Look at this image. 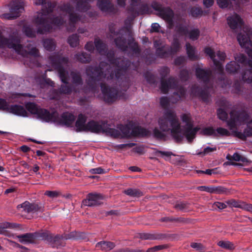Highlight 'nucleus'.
Wrapping results in <instances>:
<instances>
[{"label":"nucleus","instance_id":"obj_1","mask_svg":"<svg viewBox=\"0 0 252 252\" xmlns=\"http://www.w3.org/2000/svg\"><path fill=\"white\" fill-rule=\"evenodd\" d=\"M34 4L42 5V12H37L33 19V26L37 29L36 32L43 34L52 29L60 28L69 17V26L67 30L72 32L76 29L75 24L81 18L74 13V8L70 2L61 4L55 10L56 4L49 0H34Z\"/></svg>","mask_w":252,"mask_h":252},{"label":"nucleus","instance_id":"obj_2","mask_svg":"<svg viewBox=\"0 0 252 252\" xmlns=\"http://www.w3.org/2000/svg\"><path fill=\"white\" fill-rule=\"evenodd\" d=\"M180 119L183 124L182 126L176 112L167 110L158 118V124L162 131L170 132L176 142H181L185 136L188 142L191 143L200 127L193 126V121L190 113L182 114Z\"/></svg>","mask_w":252,"mask_h":252},{"label":"nucleus","instance_id":"obj_3","mask_svg":"<svg viewBox=\"0 0 252 252\" xmlns=\"http://www.w3.org/2000/svg\"><path fill=\"white\" fill-rule=\"evenodd\" d=\"M113 56V53H107L106 57L109 63L101 62L99 68H94L92 67L88 68L86 73L89 76V79L95 81H99L102 78H107V80L113 79V71H115V77L119 78L126 69L124 66L125 62L121 59H114Z\"/></svg>","mask_w":252,"mask_h":252},{"label":"nucleus","instance_id":"obj_4","mask_svg":"<svg viewBox=\"0 0 252 252\" xmlns=\"http://www.w3.org/2000/svg\"><path fill=\"white\" fill-rule=\"evenodd\" d=\"M227 24L229 27L236 30L239 29H242V32L239 33L237 36V40L240 46L244 48H246L248 53L250 56L251 55V52L248 50L252 47V30L247 26H245L243 22L241 17L236 14L228 17L227 19Z\"/></svg>","mask_w":252,"mask_h":252},{"label":"nucleus","instance_id":"obj_5","mask_svg":"<svg viewBox=\"0 0 252 252\" xmlns=\"http://www.w3.org/2000/svg\"><path fill=\"white\" fill-rule=\"evenodd\" d=\"M246 49V52L248 50ZM251 52V55L249 56L251 59L248 62L246 60V57L243 54H240L237 56L235 57V62L231 61L227 63L226 65V70L229 73H235L237 72L240 68L246 69L249 68V69L245 72L242 75V79L244 81L248 83L252 82V47L250 46L248 49Z\"/></svg>","mask_w":252,"mask_h":252},{"label":"nucleus","instance_id":"obj_6","mask_svg":"<svg viewBox=\"0 0 252 252\" xmlns=\"http://www.w3.org/2000/svg\"><path fill=\"white\" fill-rule=\"evenodd\" d=\"M175 89L176 92L174 93L173 97L169 100L167 97H162L160 103L162 107L167 108L170 105V103H176L182 98L184 97L186 91L181 86L177 85L176 81L174 78L169 79L167 82H165L162 78L161 81L160 89L163 94H166L171 89Z\"/></svg>","mask_w":252,"mask_h":252},{"label":"nucleus","instance_id":"obj_7","mask_svg":"<svg viewBox=\"0 0 252 252\" xmlns=\"http://www.w3.org/2000/svg\"><path fill=\"white\" fill-rule=\"evenodd\" d=\"M49 61L52 65L58 70L62 81L65 84L64 85H62L60 89V93L62 94L69 93L71 89L66 85L68 73L64 68L68 63L67 59L61 57L60 55L56 54L50 57Z\"/></svg>","mask_w":252,"mask_h":252},{"label":"nucleus","instance_id":"obj_8","mask_svg":"<svg viewBox=\"0 0 252 252\" xmlns=\"http://www.w3.org/2000/svg\"><path fill=\"white\" fill-rule=\"evenodd\" d=\"M19 43L20 41L18 38L11 37L7 39L3 38L0 34V46H7L9 48L13 49L18 54L24 57L31 55L36 57L39 56L38 50L35 47L32 46L31 44L26 46L27 50H26L23 49V47Z\"/></svg>","mask_w":252,"mask_h":252},{"label":"nucleus","instance_id":"obj_9","mask_svg":"<svg viewBox=\"0 0 252 252\" xmlns=\"http://www.w3.org/2000/svg\"><path fill=\"white\" fill-rule=\"evenodd\" d=\"M26 109L31 113L35 115L36 117L46 122L57 121V113L50 114L45 109H41L34 103L29 102L26 105Z\"/></svg>","mask_w":252,"mask_h":252},{"label":"nucleus","instance_id":"obj_10","mask_svg":"<svg viewBox=\"0 0 252 252\" xmlns=\"http://www.w3.org/2000/svg\"><path fill=\"white\" fill-rule=\"evenodd\" d=\"M154 46L157 48L156 54L161 58L173 54L178 51L180 48V44L177 39L174 40L170 48L163 45L159 40H156L154 42Z\"/></svg>","mask_w":252,"mask_h":252},{"label":"nucleus","instance_id":"obj_11","mask_svg":"<svg viewBox=\"0 0 252 252\" xmlns=\"http://www.w3.org/2000/svg\"><path fill=\"white\" fill-rule=\"evenodd\" d=\"M110 32H111L110 36L112 38H114L116 45L122 50L126 51L128 47H133L134 48L137 47V44L134 42V40L132 37L129 39L128 42H127L124 39H122L123 38L122 30L119 32H116L112 28H110Z\"/></svg>","mask_w":252,"mask_h":252},{"label":"nucleus","instance_id":"obj_12","mask_svg":"<svg viewBox=\"0 0 252 252\" xmlns=\"http://www.w3.org/2000/svg\"><path fill=\"white\" fill-rule=\"evenodd\" d=\"M86 131H90L93 132H106L114 137H118L120 135V133L119 130L105 126V124L95 122L94 121H91L87 124V127Z\"/></svg>","mask_w":252,"mask_h":252},{"label":"nucleus","instance_id":"obj_13","mask_svg":"<svg viewBox=\"0 0 252 252\" xmlns=\"http://www.w3.org/2000/svg\"><path fill=\"white\" fill-rule=\"evenodd\" d=\"M24 10V4L23 0H15L10 3L9 13L1 15L3 19L12 20L17 18Z\"/></svg>","mask_w":252,"mask_h":252},{"label":"nucleus","instance_id":"obj_14","mask_svg":"<svg viewBox=\"0 0 252 252\" xmlns=\"http://www.w3.org/2000/svg\"><path fill=\"white\" fill-rule=\"evenodd\" d=\"M204 51L205 53L213 60L218 71L221 73L223 71V66L221 62H223L225 60L226 58L225 54L220 51L215 54L210 47L205 48Z\"/></svg>","mask_w":252,"mask_h":252},{"label":"nucleus","instance_id":"obj_15","mask_svg":"<svg viewBox=\"0 0 252 252\" xmlns=\"http://www.w3.org/2000/svg\"><path fill=\"white\" fill-rule=\"evenodd\" d=\"M104 100L107 103H112L117 99H125V93L119 92L114 88L108 89L104 85L101 86Z\"/></svg>","mask_w":252,"mask_h":252},{"label":"nucleus","instance_id":"obj_16","mask_svg":"<svg viewBox=\"0 0 252 252\" xmlns=\"http://www.w3.org/2000/svg\"><path fill=\"white\" fill-rule=\"evenodd\" d=\"M0 110H6L8 112L19 116L27 117L28 116L27 112L23 106L18 105L9 106L6 100L2 98H0Z\"/></svg>","mask_w":252,"mask_h":252},{"label":"nucleus","instance_id":"obj_17","mask_svg":"<svg viewBox=\"0 0 252 252\" xmlns=\"http://www.w3.org/2000/svg\"><path fill=\"white\" fill-rule=\"evenodd\" d=\"M248 118V115L245 112L233 111L230 113V119L227 122V125L230 129H233L236 125L246 122Z\"/></svg>","mask_w":252,"mask_h":252},{"label":"nucleus","instance_id":"obj_18","mask_svg":"<svg viewBox=\"0 0 252 252\" xmlns=\"http://www.w3.org/2000/svg\"><path fill=\"white\" fill-rule=\"evenodd\" d=\"M130 5L131 8L129 9L128 13L131 15V17L128 18L126 21V24L128 23L130 24L135 16L144 13L143 11L139 9L141 6V0H130Z\"/></svg>","mask_w":252,"mask_h":252},{"label":"nucleus","instance_id":"obj_19","mask_svg":"<svg viewBox=\"0 0 252 252\" xmlns=\"http://www.w3.org/2000/svg\"><path fill=\"white\" fill-rule=\"evenodd\" d=\"M153 7L158 11V14L164 20L167 21L170 25L173 24L174 14L172 10L169 8H162L160 5H153Z\"/></svg>","mask_w":252,"mask_h":252},{"label":"nucleus","instance_id":"obj_20","mask_svg":"<svg viewBox=\"0 0 252 252\" xmlns=\"http://www.w3.org/2000/svg\"><path fill=\"white\" fill-rule=\"evenodd\" d=\"M177 31L183 35H188L189 38L191 40H195L198 39L200 35V31L198 29L193 28L189 32L186 26L183 25H180L177 27Z\"/></svg>","mask_w":252,"mask_h":252},{"label":"nucleus","instance_id":"obj_21","mask_svg":"<svg viewBox=\"0 0 252 252\" xmlns=\"http://www.w3.org/2000/svg\"><path fill=\"white\" fill-rule=\"evenodd\" d=\"M102 199V196L99 194L90 193L87 199L83 201V203L85 206H94L100 204Z\"/></svg>","mask_w":252,"mask_h":252},{"label":"nucleus","instance_id":"obj_22","mask_svg":"<svg viewBox=\"0 0 252 252\" xmlns=\"http://www.w3.org/2000/svg\"><path fill=\"white\" fill-rule=\"evenodd\" d=\"M17 208L19 211L24 213H34L39 210L37 204L30 203L28 201L18 205Z\"/></svg>","mask_w":252,"mask_h":252},{"label":"nucleus","instance_id":"obj_23","mask_svg":"<svg viewBox=\"0 0 252 252\" xmlns=\"http://www.w3.org/2000/svg\"><path fill=\"white\" fill-rule=\"evenodd\" d=\"M15 238L18 239L19 241L23 244L33 243L35 241V236L32 233H26L23 235H16Z\"/></svg>","mask_w":252,"mask_h":252},{"label":"nucleus","instance_id":"obj_24","mask_svg":"<svg viewBox=\"0 0 252 252\" xmlns=\"http://www.w3.org/2000/svg\"><path fill=\"white\" fill-rule=\"evenodd\" d=\"M190 94L193 96H198L204 101H207L209 100V94L206 91L200 92L197 87L193 86L191 89Z\"/></svg>","mask_w":252,"mask_h":252},{"label":"nucleus","instance_id":"obj_25","mask_svg":"<svg viewBox=\"0 0 252 252\" xmlns=\"http://www.w3.org/2000/svg\"><path fill=\"white\" fill-rule=\"evenodd\" d=\"M75 120L74 116L69 113H64L61 116L60 122L62 125L69 126Z\"/></svg>","mask_w":252,"mask_h":252},{"label":"nucleus","instance_id":"obj_26","mask_svg":"<svg viewBox=\"0 0 252 252\" xmlns=\"http://www.w3.org/2000/svg\"><path fill=\"white\" fill-rule=\"evenodd\" d=\"M211 74L210 70H204L200 68L196 69V75L197 78L204 82L207 81Z\"/></svg>","mask_w":252,"mask_h":252},{"label":"nucleus","instance_id":"obj_27","mask_svg":"<svg viewBox=\"0 0 252 252\" xmlns=\"http://www.w3.org/2000/svg\"><path fill=\"white\" fill-rule=\"evenodd\" d=\"M86 121V118L84 115L82 114H80L79 115L78 118L75 124V126L77 131H86L87 124H85Z\"/></svg>","mask_w":252,"mask_h":252},{"label":"nucleus","instance_id":"obj_28","mask_svg":"<svg viewBox=\"0 0 252 252\" xmlns=\"http://www.w3.org/2000/svg\"><path fill=\"white\" fill-rule=\"evenodd\" d=\"M95 247L100 250L107 252L113 249L115 247V244L111 242L101 241L97 243Z\"/></svg>","mask_w":252,"mask_h":252},{"label":"nucleus","instance_id":"obj_29","mask_svg":"<svg viewBox=\"0 0 252 252\" xmlns=\"http://www.w3.org/2000/svg\"><path fill=\"white\" fill-rule=\"evenodd\" d=\"M97 5L103 11H108L112 6L110 1L108 0H98Z\"/></svg>","mask_w":252,"mask_h":252},{"label":"nucleus","instance_id":"obj_30","mask_svg":"<svg viewBox=\"0 0 252 252\" xmlns=\"http://www.w3.org/2000/svg\"><path fill=\"white\" fill-rule=\"evenodd\" d=\"M94 44L97 51L100 55H105L106 51H105L106 45L102 41L98 38L94 40Z\"/></svg>","mask_w":252,"mask_h":252},{"label":"nucleus","instance_id":"obj_31","mask_svg":"<svg viewBox=\"0 0 252 252\" xmlns=\"http://www.w3.org/2000/svg\"><path fill=\"white\" fill-rule=\"evenodd\" d=\"M125 194L133 197H139L143 195V192L137 189H128L124 191Z\"/></svg>","mask_w":252,"mask_h":252},{"label":"nucleus","instance_id":"obj_32","mask_svg":"<svg viewBox=\"0 0 252 252\" xmlns=\"http://www.w3.org/2000/svg\"><path fill=\"white\" fill-rule=\"evenodd\" d=\"M148 134V131L146 129L140 127H135L131 131V135L134 136H146Z\"/></svg>","mask_w":252,"mask_h":252},{"label":"nucleus","instance_id":"obj_33","mask_svg":"<svg viewBox=\"0 0 252 252\" xmlns=\"http://www.w3.org/2000/svg\"><path fill=\"white\" fill-rule=\"evenodd\" d=\"M23 32L26 36L29 37H33L35 36L36 32L33 30V28L29 25H26L24 26Z\"/></svg>","mask_w":252,"mask_h":252},{"label":"nucleus","instance_id":"obj_34","mask_svg":"<svg viewBox=\"0 0 252 252\" xmlns=\"http://www.w3.org/2000/svg\"><path fill=\"white\" fill-rule=\"evenodd\" d=\"M186 50L189 58L191 60H195L197 59L195 49L191 46L189 43L186 44Z\"/></svg>","mask_w":252,"mask_h":252},{"label":"nucleus","instance_id":"obj_35","mask_svg":"<svg viewBox=\"0 0 252 252\" xmlns=\"http://www.w3.org/2000/svg\"><path fill=\"white\" fill-rule=\"evenodd\" d=\"M218 246L228 250H233L235 248L233 243L228 241H220L218 243Z\"/></svg>","mask_w":252,"mask_h":252},{"label":"nucleus","instance_id":"obj_36","mask_svg":"<svg viewBox=\"0 0 252 252\" xmlns=\"http://www.w3.org/2000/svg\"><path fill=\"white\" fill-rule=\"evenodd\" d=\"M43 45L45 49L48 51H51L55 49L56 44L52 39H46L43 41Z\"/></svg>","mask_w":252,"mask_h":252},{"label":"nucleus","instance_id":"obj_37","mask_svg":"<svg viewBox=\"0 0 252 252\" xmlns=\"http://www.w3.org/2000/svg\"><path fill=\"white\" fill-rule=\"evenodd\" d=\"M51 243L53 247H56L57 248L64 245L63 239L60 236H56L54 237L51 240Z\"/></svg>","mask_w":252,"mask_h":252},{"label":"nucleus","instance_id":"obj_38","mask_svg":"<svg viewBox=\"0 0 252 252\" xmlns=\"http://www.w3.org/2000/svg\"><path fill=\"white\" fill-rule=\"evenodd\" d=\"M231 159L236 161H240L243 163L247 164L249 162V160L245 157L241 156L238 153H235L232 156Z\"/></svg>","mask_w":252,"mask_h":252},{"label":"nucleus","instance_id":"obj_39","mask_svg":"<svg viewBox=\"0 0 252 252\" xmlns=\"http://www.w3.org/2000/svg\"><path fill=\"white\" fill-rule=\"evenodd\" d=\"M18 224L16 223H12L8 222H4L0 223V234L3 232L4 229L6 228H16Z\"/></svg>","mask_w":252,"mask_h":252},{"label":"nucleus","instance_id":"obj_40","mask_svg":"<svg viewBox=\"0 0 252 252\" xmlns=\"http://www.w3.org/2000/svg\"><path fill=\"white\" fill-rule=\"evenodd\" d=\"M75 58L76 60L81 63H87L90 60V55L84 53L76 54Z\"/></svg>","mask_w":252,"mask_h":252},{"label":"nucleus","instance_id":"obj_41","mask_svg":"<svg viewBox=\"0 0 252 252\" xmlns=\"http://www.w3.org/2000/svg\"><path fill=\"white\" fill-rule=\"evenodd\" d=\"M68 43L71 47H74L78 45L79 43L78 36L74 34L69 36L68 38Z\"/></svg>","mask_w":252,"mask_h":252},{"label":"nucleus","instance_id":"obj_42","mask_svg":"<svg viewBox=\"0 0 252 252\" xmlns=\"http://www.w3.org/2000/svg\"><path fill=\"white\" fill-rule=\"evenodd\" d=\"M70 75L72 78V82L76 85L82 84V79L80 75L78 73L72 72Z\"/></svg>","mask_w":252,"mask_h":252},{"label":"nucleus","instance_id":"obj_43","mask_svg":"<svg viewBox=\"0 0 252 252\" xmlns=\"http://www.w3.org/2000/svg\"><path fill=\"white\" fill-rule=\"evenodd\" d=\"M202 133L206 135H213L216 136L217 132L213 128L209 127L203 129L202 131Z\"/></svg>","mask_w":252,"mask_h":252},{"label":"nucleus","instance_id":"obj_44","mask_svg":"<svg viewBox=\"0 0 252 252\" xmlns=\"http://www.w3.org/2000/svg\"><path fill=\"white\" fill-rule=\"evenodd\" d=\"M139 236L140 238L144 240H154L156 238L154 234L147 233H140Z\"/></svg>","mask_w":252,"mask_h":252},{"label":"nucleus","instance_id":"obj_45","mask_svg":"<svg viewBox=\"0 0 252 252\" xmlns=\"http://www.w3.org/2000/svg\"><path fill=\"white\" fill-rule=\"evenodd\" d=\"M217 115L218 118L222 121H225L227 117L226 112L221 108H220L218 110Z\"/></svg>","mask_w":252,"mask_h":252},{"label":"nucleus","instance_id":"obj_46","mask_svg":"<svg viewBox=\"0 0 252 252\" xmlns=\"http://www.w3.org/2000/svg\"><path fill=\"white\" fill-rule=\"evenodd\" d=\"M226 192V189L225 188L221 187H213V193L216 194H223Z\"/></svg>","mask_w":252,"mask_h":252},{"label":"nucleus","instance_id":"obj_47","mask_svg":"<svg viewBox=\"0 0 252 252\" xmlns=\"http://www.w3.org/2000/svg\"><path fill=\"white\" fill-rule=\"evenodd\" d=\"M189 204L185 202H179L175 205V208L178 210L186 211L188 209Z\"/></svg>","mask_w":252,"mask_h":252},{"label":"nucleus","instance_id":"obj_48","mask_svg":"<svg viewBox=\"0 0 252 252\" xmlns=\"http://www.w3.org/2000/svg\"><path fill=\"white\" fill-rule=\"evenodd\" d=\"M216 131L217 132V136L219 135L221 136H228L230 134L229 132L225 128L219 127L218 128Z\"/></svg>","mask_w":252,"mask_h":252},{"label":"nucleus","instance_id":"obj_49","mask_svg":"<svg viewBox=\"0 0 252 252\" xmlns=\"http://www.w3.org/2000/svg\"><path fill=\"white\" fill-rule=\"evenodd\" d=\"M154 134L155 136L158 139H162L165 138V134L160 131L159 129L155 128L154 130Z\"/></svg>","mask_w":252,"mask_h":252},{"label":"nucleus","instance_id":"obj_50","mask_svg":"<svg viewBox=\"0 0 252 252\" xmlns=\"http://www.w3.org/2000/svg\"><path fill=\"white\" fill-rule=\"evenodd\" d=\"M44 194L51 198L57 197L59 195V192L57 191L46 190Z\"/></svg>","mask_w":252,"mask_h":252},{"label":"nucleus","instance_id":"obj_51","mask_svg":"<svg viewBox=\"0 0 252 252\" xmlns=\"http://www.w3.org/2000/svg\"><path fill=\"white\" fill-rule=\"evenodd\" d=\"M202 13L201 9L198 7H193L190 10V14L193 17H197Z\"/></svg>","mask_w":252,"mask_h":252},{"label":"nucleus","instance_id":"obj_52","mask_svg":"<svg viewBox=\"0 0 252 252\" xmlns=\"http://www.w3.org/2000/svg\"><path fill=\"white\" fill-rule=\"evenodd\" d=\"M217 3L220 8H226L229 4V0H217Z\"/></svg>","mask_w":252,"mask_h":252},{"label":"nucleus","instance_id":"obj_53","mask_svg":"<svg viewBox=\"0 0 252 252\" xmlns=\"http://www.w3.org/2000/svg\"><path fill=\"white\" fill-rule=\"evenodd\" d=\"M197 189L201 191H204L211 193H213V187L199 186L197 187Z\"/></svg>","mask_w":252,"mask_h":252},{"label":"nucleus","instance_id":"obj_54","mask_svg":"<svg viewBox=\"0 0 252 252\" xmlns=\"http://www.w3.org/2000/svg\"><path fill=\"white\" fill-rule=\"evenodd\" d=\"M164 248V246L163 245H158L153 247L152 248L148 249L146 252H156L157 251L161 250Z\"/></svg>","mask_w":252,"mask_h":252},{"label":"nucleus","instance_id":"obj_55","mask_svg":"<svg viewBox=\"0 0 252 252\" xmlns=\"http://www.w3.org/2000/svg\"><path fill=\"white\" fill-rule=\"evenodd\" d=\"M189 77V73L186 70L183 69L181 71L180 78L182 80H186Z\"/></svg>","mask_w":252,"mask_h":252},{"label":"nucleus","instance_id":"obj_56","mask_svg":"<svg viewBox=\"0 0 252 252\" xmlns=\"http://www.w3.org/2000/svg\"><path fill=\"white\" fill-rule=\"evenodd\" d=\"M190 247L198 251L204 249L203 246L201 244L198 243H192L190 244Z\"/></svg>","mask_w":252,"mask_h":252},{"label":"nucleus","instance_id":"obj_57","mask_svg":"<svg viewBox=\"0 0 252 252\" xmlns=\"http://www.w3.org/2000/svg\"><path fill=\"white\" fill-rule=\"evenodd\" d=\"M156 154H160V156L164 158H169L171 155H172V153L171 152H163L161 151H157L156 152Z\"/></svg>","mask_w":252,"mask_h":252},{"label":"nucleus","instance_id":"obj_58","mask_svg":"<svg viewBox=\"0 0 252 252\" xmlns=\"http://www.w3.org/2000/svg\"><path fill=\"white\" fill-rule=\"evenodd\" d=\"M213 206L215 208H218L220 210L224 209L226 207V205L225 204L220 202H215L213 204Z\"/></svg>","mask_w":252,"mask_h":252},{"label":"nucleus","instance_id":"obj_59","mask_svg":"<svg viewBox=\"0 0 252 252\" xmlns=\"http://www.w3.org/2000/svg\"><path fill=\"white\" fill-rule=\"evenodd\" d=\"M133 150L135 153H137L139 154H143L144 153L145 149L144 146H139L135 147L133 149Z\"/></svg>","mask_w":252,"mask_h":252},{"label":"nucleus","instance_id":"obj_60","mask_svg":"<svg viewBox=\"0 0 252 252\" xmlns=\"http://www.w3.org/2000/svg\"><path fill=\"white\" fill-rule=\"evenodd\" d=\"M90 172L92 174H101L104 173V170L100 167L91 169Z\"/></svg>","mask_w":252,"mask_h":252},{"label":"nucleus","instance_id":"obj_61","mask_svg":"<svg viewBox=\"0 0 252 252\" xmlns=\"http://www.w3.org/2000/svg\"><path fill=\"white\" fill-rule=\"evenodd\" d=\"M160 26L158 23H153L151 26V32H158L160 29Z\"/></svg>","mask_w":252,"mask_h":252},{"label":"nucleus","instance_id":"obj_62","mask_svg":"<svg viewBox=\"0 0 252 252\" xmlns=\"http://www.w3.org/2000/svg\"><path fill=\"white\" fill-rule=\"evenodd\" d=\"M185 58L184 57H179L175 60V63L177 65H180L184 63Z\"/></svg>","mask_w":252,"mask_h":252},{"label":"nucleus","instance_id":"obj_63","mask_svg":"<svg viewBox=\"0 0 252 252\" xmlns=\"http://www.w3.org/2000/svg\"><path fill=\"white\" fill-rule=\"evenodd\" d=\"M85 49L90 52L93 51L94 50V46L93 42H88L85 45Z\"/></svg>","mask_w":252,"mask_h":252},{"label":"nucleus","instance_id":"obj_64","mask_svg":"<svg viewBox=\"0 0 252 252\" xmlns=\"http://www.w3.org/2000/svg\"><path fill=\"white\" fill-rule=\"evenodd\" d=\"M214 3V0H203V4L206 7L211 6Z\"/></svg>","mask_w":252,"mask_h":252}]
</instances>
